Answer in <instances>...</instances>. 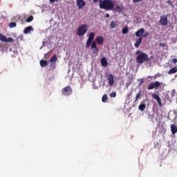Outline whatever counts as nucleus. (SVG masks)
<instances>
[{
  "label": "nucleus",
  "mask_w": 177,
  "mask_h": 177,
  "mask_svg": "<svg viewBox=\"0 0 177 177\" xmlns=\"http://www.w3.org/2000/svg\"><path fill=\"white\" fill-rule=\"evenodd\" d=\"M100 1L99 4L100 9H104V10H114V3L111 0H104Z\"/></svg>",
  "instance_id": "obj_1"
},
{
  "label": "nucleus",
  "mask_w": 177,
  "mask_h": 177,
  "mask_svg": "<svg viewBox=\"0 0 177 177\" xmlns=\"http://www.w3.org/2000/svg\"><path fill=\"white\" fill-rule=\"evenodd\" d=\"M136 62L138 64H143L145 62H149V55L145 53H141L136 57Z\"/></svg>",
  "instance_id": "obj_2"
},
{
  "label": "nucleus",
  "mask_w": 177,
  "mask_h": 177,
  "mask_svg": "<svg viewBox=\"0 0 177 177\" xmlns=\"http://www.w3.org/2000/svg\"><path fill=\"white\" fill-rule=\"evenodd\" d=\"M87 31L88 25L83 24L77 28V35H78V37H84V35L86 34Z\"/></svg>",
  "instance_id": "obj_3"
},
{
  "label": "nucleus",
  "mask_w": 177,
  "mask_h": 177,
  "mask_svg": "<svg viewBox=\"0 0 177 177\" xmlns=\"http://www.w3.org/2000/svg\"><path fill=\"white\" fill-rule=\"evenodd\" d=\"M62 93L64 96H70L71 95H73V88H71V86H66L62 88Z\"/></svg>",
  "instance_id": "obj_4"
},
{
  "label": "nucleus",
  "mask_w": 177,
  "mask_h": 177,
  "mask_svg": "<svg viewBox=\"0 0 177 177\" xmlns=\"http://www.w3.org/2000/svg\"><path fill=\"white\" fill-rule=\"evenodd\" d=\"M147 37H149V32H145L142 37H139L136 40V42L135 43L134 46L136 48H139V46H140L142 44V41H143L142 38H147Z\"/></svg>",
  "instance_id": "obj_5"
},
{
  "label": "nucleus",
  "mask_w": 177,
  "mask_h": 177,
  "mask_svg": "<svg viewBox=\"0 0 177 177\" xmlns=\"http://www.w3.org/2000/svg\"><path fill=\"white\" fill-rule=\"evenodd\" d=\"M93 39H95V32H91L89 34L88 39L86 44V48H90L91 45H92V41H93Z\"/></svg>",
  "instance_id": "obj_6"
},
{
  "label": "nucleus",
  "mask_w": 177,
  "mask_h": 177,
  "mask_svg": "<svg viewBox=\"0 0 177 177\" xmlns=\"http://www.w3.org/2000/svg\"><path fill=\"white\" fill-rule=\"evenodd\" d=\"M160 86H161V84L160 83V82L156 81L154 82H151L148 86V91H151L152 89H158V88H160Z\"/></svg>",
  "instance_id": "obj_7"
},
{
  "label": "nucleus",
  "mask_w": 177,
  "mask_h": 177,
  "mask_svg": "<svg viewBox=\"0 0 177 177\" xmlns=\"http://www.w3.org/2000/svg\"><path fill=\"white\" fill-rule=\"evenodd\" d=\"M160 26H168V16L166 15L160 16Z\"/></svg>",
  "instance_id": "obj_8"
},
{
  "label": "nucleus",
  "mask_w": 177,
  "mask_h": 177,
  "mask_svg": "<svg viewBox=\"0 0 177 177\" xmlns=\"http://www.w3.org/2000/svg\"><path fill=\"white\" fill-rule=\"evenodd\" d=\"M57 61V55L54 54L53 57L50 59L49 62L50 63H54L53 64H51L50 67L51 70H55L56 68V62Z\"/></svg>",
  "instance_id": "obj_9"
},
{
  "label": "nucleus",
  "mask_w": 177,
  "mask_h": 177,
  "mask_svg": "<svg viewBox=\"0 0 177 177\" xmlns=\"http://www.w3.org/2000/svg\"><path fill=\"white\" fill-rule=\"evenodd\" d=\"M91 49L92 50L93 55H97L99 53V48H97L95 41L92 42Z\"/></svg>",
  "instance_id": "obj_10"
},
{
  "label": "nucleus",
  "mask_w": 177,
  "mask_h": 177,
  "mask_svg": "<svg viewBox=\"0 0 177 177\" xmlns=\"http://www.w3.org/2000/svg\"><path fill=\"white\" fill-rule=\"evenodd\" d=\"M152 97L153 99H155V100L158 102V106H160V107H162V102H161V98L160 97L158 94H156V93L152 94Z\"/></svg>",
  "instance_id": "obj_11"
},
{
  "label": "nucleus",
  "mask_w": 177,
  "mask_h": 177,
  "mask_svg": "<svg viewBox=\"0 0 177 177\" xmlns=\"http://www.w3.org/2000/svg\"><path fill=\"white\" fill-rule=\"evenodd\" d=\"M76 3L78 7V9H82V8L85 6V1L84 0H77Z\"/></svg>",
  "instance_id": "obj_12"
},
{
  "label": "nucleus",
  "mask_w": 177,
  "mask_h": 177,
  "mask_svg": "<svg viewBox=\"0 0 177 177\" xmlns=\"http://www.w3.org/2000/svg\"><path fill=\"white\" fill-rule=\"evenodd\" d=\"M136 37H142V35H145V28H142L139 29L138 31L135 33Z\"/></svg>",
  "instance_id": "obj_13"
},
{
  "label": "nucleus",
  "mask_w": 177,
  "mask_h": 177,
  "mask_svg": "<svg viewBox=\"0 0 177 177\" xmlns=\"http://www.w3.org/2000/svg\"><path fill=\"white\" fill-rule=\"evenodd\" d=\"M107 81L110 86H113V85H114V77L111 74H109Z\"/></svg>",
  "instance_id": "obj_14"
},
{
  "label": "nucleus",
  "mask_w": 177,
  "mask_h": 177,
  "mask_svg": "<svg viewBox=\"0 0 177 177\" xmlns=\"http://www.w3.org/2000/svg\"><path fill=\"white\" fill-rule=\"evenodd\" d=\"M34 31V28L32 26H30L24 30V34H30L31 32Z\"/></svg>",
  "instance_id": "obj_15"
},
{
  "label": "nucleus",
  "mask_w": 177,
  "mask_h": 177,
  "mask_svg": "<svg viewBox=\"0 0 177 177\" xmlns=\"http://www.w3.org/2000/svg\"><path fill=\"white\" fill-rule=\"evenodd\" d=\"M95 41L98 45H102L103 42H104V38L102 36H98L96 37Z\"/></svg>",
  "instance_id": "obj_16"
},
{
  "label": "nucleus",
  "mask_w": 177,
  "mask_h": 177,
  "mask_svg": "<svg viewBox=\"0 0 177 177\" xmlns=\"http://www.w3.org/2000/svg\"><path fill=\"white\" fill-rule=\"evenodd\" d=\"M171 132L172 135H175V133H177V127L175 124H171Z\"/></svg>",
  "instance_id": "obj_17"
},
{
  "label": "nucleus",
  "mask_w": 177,
  "mask_h": 177,
  "mask_svg": "<svg viewBox=\"0 0 177 177\" xmlns=\"http://www.w3.org/2000/svg\"><path fill=\"white\" fill-rule=\"evenodd\" d=\"M101 64L103 67H107L109 64L107 62V59H106V57H102L101 59Z\"/></svg>",
  "instance_id": "obj_18"
},
{
  "label": "nucleus",
  "mask_w": 177,
  "mask_h": 177,
  "mask_svg": "<svg viewBox=\"0 0 177 177\" xmlns=\"http://www.w3.org/2000/svg\"><path fill=\"white\" fill-rule=\"evenodd\" d=\"M176 73H177V68L176 67H173L171 69H170L168 71V74L169 75H172V74H176Z\"/></svg>",
  "instance_id": "obj_19"
},
{
  "label": "nucleus",
  "mask_w": 177,
  "mask_h": 177,
  "mask_svg": "<svg viewBox=\"0 0 177 177\" xmlns=\"http://www.w3.org/2000/svg\"><path fill=\"white\" fill-rule=\"evenodd\" d=\"M41 67H46L48 66V61L41 59L39 62Z\"/></svg>",
  "instance_id": "obj_20"
},
{
  "label": "nucleus",
  "mask_w": 177,
  "mask_h": 177,
  "mask_svg": "<svg viewBox=\"0 0 177 177\" xmlns=\"http://www.w3.org/2000/svg\"><path fill=\"white\" fill-rule=\"evenodd\" d=\"M138 109L140 111H145V110H146V104H140Z\"/></svg>",
  "instance_id": "obj_21"
},
{
  "label": "nucleus",
  "mask_w": 177,
  "mask_h": 177,
  "mask_svg": "<svg viewBox=\"0 0 177 177\" xmlns=\"http://www.w3.org/2000/svg\"><path fill=\"white\" fill-rule=\"evenodd\" d=\"M34 20V17L32 15H30L27 19H26V23H31Z\"/></svg>",
  "instance_id": "obj_22"
},
{
  "label": "nucleus",
  "mask_w": 177,
  "mask_h": 177,
  "mask_svg": "<svg viewBox=\"0 0 177 177\" xmlns=\"http://www.w3.org/2000/svg\"><path fill=\"white\" fill-rule=\"evenodd\" d=\"M129 30L128 29V26H125L124 28H122V34H128V32Z\"/></svg>",
  "instance_id": "obj_23"
},
{
  "label": "nucleus",
  "mask_w": 177,
  "mask_h": 177,
  "mask_svg": "<svg viewBox=\"0 0 177 177\" xmlns=\"http://www.w3.org/2000/svg\"><path fill=\"white\" fill-rule=\"evenodd\" d=\"M0 41L2 42H6V37L5 35L0 34Z\"/></svg>",
  "instance_id": "obj_24"
},
{
  "label": "nucleus",
  "mask_w": 177,
  "mask_h": 177,
  "mask_svg": "<svg viewBox=\"0 0 177 177\" xmlns=\"http://www.w3.org/2000/svg\"><path fill=\"white\" fill-rule=\"evenodd\" d=\"M110 27L111 28H115V27H117V24H115V21H111Z\"/></svg>",
  "instance_id": "obj_25"
},
{
  "label": "nucleus",
  "mask_w": 177,
  "mask_h": 177,
  "mask_svg": "<svg viewBox=\"0 0 177 177\" xmlns=\"http://www.w3.org/2000/svg\"><path fill=\"white\" fill-rule=\"evenodd\" d=\"M108 100H109V98L107 97V95L104 94L102 96V101L104 103V102H107Z\"/></svg>",
  "instance_id": "obj_26"
},
{
  "label": "nucleus",
  "mask_w": 177,
  "mask_h": 177,
  "mask_svg": "<svg viewBox=\"0 0 177 177\" xmlns=\"http://www.w3.org/2000/svg\"><path fill=\"white\" fill-rule=\"evenodd\" d=\"M16 26H17V24H16V22H10L9 24V27L10 28H13L15 27H16Z\"/></svg>",
  "instance_id": "obj_27"
},
{
  "label": "nucleus",
  "mask_w": 177,
  "mask_h": 177,
  "mask_svg": "<svg viewBox=\"0 0 177 177\" xmlns=\"http://www.w3.org/2000/svg\"><path fill=\"white\" fill-rule=\"evenodd\" d=\"M139 97H140V91L136 95L134 102L139 100Z\"/></svg>",
  "instance_id": "obj_28"
},
{
  "label": "nucleus",
  "mask_w": 177,
  "mask_h": 177,
  "mask_svg": "<svg viewBox=\"0 0 177 177\" xmlns=\"http://www.w3.org/2000/svg\"><path fill=\"white\" fill-rule=\"evenodd\" d=\"M13 39L12 37H8L6 39V42H13Z\"/></svg>",
  "instance_id": "obj_29"
},
{
  "label": "nucleus",
  "mask_w": 177,
  "mask_h": 177,
  "mask_svg": "<svg viewBox=\"0 0 177 177\" xmlns=\"http://www.w3.org/2000/svg\"><path fill=\"white\" fill-rule=\"evenodd\" d=\"M115 96H117V93L115 92H113L110 94L111 97H115Z\"/></svg>",
  "instance_id": "obj_30"
},
{
  "label": "nucleus",
  "mask_w": 177,
  "mask_h": 177,
  "mask_svg": "<svg viewBox=\"0 0 177 177\" xmlns=\"http://www.w3.org/2000/svg\"><path fill=\"white\" fill-rule=\"evenodd\" d=\"M142 1H143V0H133V2L134 3H139V2H142Z\"/></svg>",
  "instance_id": "obj_31"
},
{
  "label": "nucleus",
  "mask_w": 177,
  "mask_h": 177,
  "mask_svg": "<svg viewBox=\"0 0 177 177\" xmlns=\"http://www.w3.org/2000/svg\"><path fill=\"white\" fill-rule=\"evenodd\" d=\"M172 63H173L174 64H176V63H177V59H176V58H174V59H172Z\"/></svg>",
  "instance_id": "obj_32"
},
{
  "label": "nucleus",
  "mask_w": 177,
  "mask_h": 177,
  "mask_svg": "<svg viewBox=\"0 0 177 177\" xmlns=\"http://www.w3.org/2000/svg\"><path fill=\"white\" fill-rule=\"evenodd\" d=\"M50 3H55V2H59V0H49Z\"/></svg>",
  "instance_id": "obj_33"
},
{
  "label": "nucleus",
  "mask_w": 177,
  "mask_h": 177,
  "mask_svg": "<svg viewBox=\"0 0 177 177\" xmlns=\"http://www.w3.org/2000/svg\"><path fill=\"white\" fill-rule=\"evenodd\" d=\"M115 9H116L117 10H121V7H120V6L117 5V6H115Z\"/></svg>",
  "instance_id": "obj_34"
},
{
  "label": "nucleus",
  "mask_w": 177,
  "mask_h": 177,
  "mask_svg": "<svg viewBox=\"0 0 177 177\" xmlns=\"http://www.w3.org/2000/svg\"><path fill=\"white\" fill-rule=\"evenodd\" d=\"M17 39H18V41H19H19H23V36H22V35L19 36V37L17 38Z\"/></svg>",
  "instance_id": "obj_35"
},
{
  "label": "nucleus",
  "mask_w": 177,
  "mask_h": 177,
  "mask_svg": "<svg viewBox=\"0 0 177 177\" xmlns=\"http://www.w3.org/2000/svg\"><path fill=\"white\" fill-rule=\"evenodd\" d=\"M140 53H142L141 52H140V50H137V51L136 52V55H140Z\"/></svg>",
  "instance_id": "obj_36"
},
{
  "label": "nucleus",
  "mask_w": 177,
  "mask_h": 177,
  "mask_svg": "<svg viewBox=\"0 0 177 177\" xmlns=\"http://www.w3.org/2000/svg\"><path fill=\"white\" fill-rule=\"evenodd\" d=\"M167 3H168L169 5H170V6L174 5V3H172V1H171L170 0H169V1H167Z\"/></svg>",
  "instance_id": "obj_37"
},
{
  "label": "nucleus",
  "mask_w": 177,
  "mask_h": 177,
  "mask_svg": "<svg viewBox=\"0 0 177 177\" xmlns=\"http://www.w3.org/2000/svg\"><path fill=\"white\" fill-rule=\"evenodd\" d=\"M160 46H162V48H164V47L165 46V44H162V43H160Z\"/></svg>",
  "instance_id": "obj_38"
},
{
  "label": "nucleus",
  "mask_w": 177,
  "mask_h": 177,
  "mask_svg": "<svg viewBox=\"0 0 177 177\" xmlns=\"http://www.w3.org/2000/svg\"><path fill=\"white\" fill-rule=\"evenodd\" d=\"M106 17H107V18L110 17V15L106 14Z\"/></svg>",
  "instance_id": "obj_39"
}]
</instances>
